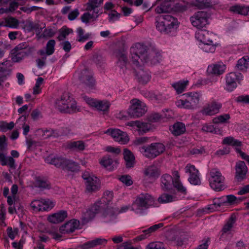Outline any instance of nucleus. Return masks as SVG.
Here are the masks:
<instances>
[{"label": "nucleus", "mask_w": 249, "mask_h": 249, "mask_svg": "<svg viewBox=\"0 0 249 249\" xmlns=\"http://www.w3.org/2000/svg\"><path fill=\"white\" fill-rule=\"evenodd\" d=\"M131 54V60L136 67H139L140 60L142 63L150 62L151 64L155 65L160 63L162 56L158 50L154 49L148 50L147 47L141 43H137L130 48Z\"/></svg>", "instance_id": "1"}, {"label": "nucleus", "mask_w": 249, "mask_h": 249, "mask_svg": "<svg viewBox=\"0 0 249 249\" xmlns=\"http://www.w3.org/2000/svg\"><path fill=\"white\" fill-rule=\"evenodd\" d=\"M178 25V19L170 15H162L157 18L156 28L161 33L168 34L177 29Z\"/></svg>", "instance_id": "2"}, {"label": "nucleus", "mask_w": 249, "mask_h": 249, "mask_svg": "<svg viewBox=\"0 0 249 249\" xmlns=\"http://www.w3.org/2000/svg\"><path fill=\"white\" fill-rule=\"evenodd\" d=\"M200 97V94L198 92H187L182 95V98L178 100L176 105L178 107L194 109L197 107Z\"/></svg>", "instance_id": "3"}, {"label": "nucleus", "mask_w": 249, "mask_h": 249, "mask_svg": "<svg viewBox=\"0 0 249 249\" xmlns=\"http://www.w3.org/2000/svg\"><path fill=\"white\" fill-rule=\"evenodd\" d=\"M33 50V47H31L28 43L26 42L20 43L11 51V59L14 62H19L31 54Z\"/></svg>", "instance_id": "4"}, {"label": "nucleus", "mask_w": 249, "mask_h": 249, "mask_svg": "<svg viewBox=\"0 0 249 249\" xmlns=\"http://www.w3.org/2000/svg\"><path fill=\"white\" fill-rule=\"evenodd\" d=\"M154 198L147 193L139 195L132 206V210L136 213L141 214L143 210L153 205Z\"/></svg>", "instance_id": "5"}, {"label": "nucleus", "mask_w": 249, "mask_h": 249, "mask_svg": "<svg viewBox=\"0 0 249 249\" xmlns=\"http://www.w3.org/2000/svg\"><path fill=\"white\" fill-rule=\"evenodd\" d=\"M165 149L164 144L160 142H153L147 146L139 147V150L145 157L153 159L162 153Z\"/></svg>", "instance_id": "6"}, {"label": "nucleus", "mask_w": 249, "mask_h": 249, "mask_svg": "<svg viewBox=\"0 0 249 249\" xmlns=\"http://www.w3.org/2000/svg\"><path fill=\"white\" fill-rule=\"evenodd\" d=\"M209 181L212 188L216 191H221L226 188L225 178L217 169H212L209 172Z\"/></svg>", "instance_id": "7"}, {"label": "nucleus", "mask_w": 249, "mask_h": 249, "mask_svg": "<svg viewBox=\"0 0 249 249\" xmlns=\"http://www.w3.org/2000/svg\"><path fill=\"white\" fill-rule=\"evenodd\" d=\"M130 104L127 113L131 117L135 118L142 117L147 111L145 103L138 99H132Z\"/></svg>", "instance_id": "8"}, {"label": "nucleus", "mask_w": 249, "mask_h": 249, "mask_svg": "<svg viewBox=\"0 0 249 249\" xmlns=\"http://www.w3.org/2000/svg\"><path fill=\"white\" fill-rule=\"evenodd\" d=\"M82 178L85 181L86 190L87 192L92 193L100 190L101 182L97 177L90 175L88 172H85L82 175Z\"/></svg>", "instance_id": "9"}, {"label": "nucleus", "mask_w": 249, "mask_h": 249, "mask_svg": "<svg viewBox=\"0 0 249 249\" xmlns=\"http://www.w3.org/2000/svg\"><path fill=\"white\" fill-rule=\"evenodd\" d=\"M210 15L205 11L195 13L190 18V21L194 27L200 30L209 24L208 18Z\"/></svg>", "instance_id": "10"}, {"label": "nucleus", "mask_w": 249, "mask_h": 249, "mask_svg": "<svg viewBox=\"0 0 249 249\" xmlns=\"http://www.w3.org/2000/svg\"><path fill=\"white\" fill-rule=\"evenodd\" d=\"M113 198L112 192L107 191L104 193L103 196L98 201L94 203L90 208L94 213H98L101 209L109 205Z\"/></svg>", "instance_id": "11"}, {"label": "nucleus", "mask_w": 249, "mask_h": 249, "mask_svg": "<svg viewBox=\"0 0 249 249\" xmlns=\"http://www.w3.org/2000/svg\"><path fill=\"white\" fill-rule=\"evenodd\" d=\"M185 171L186 173L189 174L188 181L191 184L194 185H199L201 184L199 171L194 165L187 164L185 167Z\"/></svg>", "instance_id": "12"}, {"label": "nucleus", "mask_w": 249, "mask_h": 249, "mask_svg": "<svg viewBox=\"0 0 249 249\" xmlns=\"http://www.w3.org/2000/svg\"><path fill=\"white\" fill-rule=\"evenodd\" d=\"M111 135L114 141L121 144H125L129 141L127 134L118 129H108L105 132Z\"/></svg>", "instance_id": "13"}, {"label": "nucleus", "mask_w": 249, "mask_h": 249, "mask_svg": "<svg viewBox=\"0 0 249 249\" xmlns=\"http://www.w3.org/2000/svg\"><path fill=\"white\" fill-rule=\"evenodd\" d=\"M242 78V76L240 73L230 72L226 76L225 89L228 91H233L237 87L236 81Z\"/></svg>", "instance_id": "14"}, {"label": "nucleus", "mask_w": 249, "mask_h": 249, "mask_svg": "<svg viewBox=\"0 0 249 249\" xmlns=\"http://www.w3.org/2000/svg\"><path fill=\"white\" fill-rule=\"evenodd\" d=\"M82 86L86 89H92L95 85V80L91 73L87 70H83L79 77Z\"/></svg>", "instance_id": "15"}, {"label": "nucleus", "mask_w": 249, "mask_h": 249, "mask_svg": "<svg viewBox=\"0 0 249 249\" xmlns=\"http://www.w3.org/2000/svg\"><path fill=\"white\" fill-rule=\"evenodd\" d=\"M79 225V221L73 219L61 226L59 229V231L62 234L71 233L76 229H78Z\"/></svg>", "instance_id": "16"}, {"label": "nucleus", "mask_w": 249, "mask_h": 249, "mask_svg": "<svg viewBox=\"0 0 249 249\" xmlns=\"http://www.w3.org/2000/svg\"><path fill=\"white\" fill-rule=\"evenodd\" d=\"M144 174L146 178L150 179V182H153L159 178L160 172V169L157 166L153 164L145 169Z\"/></svg>", "instance_id": "17"}, {"label": "nucleus", "mask_w": 249, "mask_h": 249, "mask_svg": "<svg viewBox=\"0 0 249 249\" xmlns=\"http://www.w3.org/2000/svg\"><path fill=\"white\" fill-rule=\"evenodd\" d=\"M221 107L220 103L212 102L204 106L201 112L203 115L212 116L218 113Z\"/></svg>", "instance_id": "18"}, {"label": "nucleus", "mask_w": 249, "mask_h": 249, "mask_svg": "<svg viewBox=\"0 0 249 249\" xmlns=\"http://www.w3.org/2000/svg\"><path fill=\"white\" fill-rule=\"evenodd\" d=\"M195 36L201 43L212 42L214 38V35L213 33L202 29L196 33Z\"/></svg>", "instance_id": "19"}, {"label": "nucleus", "mask_w": 249, "mask_h": 249, "mask_svg": "<svg viewBox=\"0 0 249 249\" xmlns=\"http://www.w3.org/2000/svg\"><path fill=\"white\" fill-rule=\"evenodd\" d=\"M71 102V97L68 93H64L60 99L55 101V107L60 112L65 113L67 106Z\"/></svg>", "instance_id": "20"}, {"label": "nucleus", "mask_w": 249, "mask_h": 249, "mask_svg": "<svg viewBox=\"0 0 249 249\" xmlns=\"http://www.w3.org/2000/svg\"><path fill=\"white\" fill-rule=\"evenodd\" d=\"M157 2L160 4L155 8V12L158 14L168 13L173 9L172 0H157Z\"/></svg>", "instance_id": "21"}, {"label": "nucleus", "mask_w": 249, "mask_h": 249, "mask_svg": "<svg viewBox=\"0 0 249 249\" xmlns=\"http://www.w3.org/2000/svg\"><path fill=\"white\" fill-rule=\"evenodd\" d=\"M236 178L238 181L242 180L246 177L248 171V168L243 161H239L236 162L235 166Z\"/></svg>", "instance_id": "22"}, {"label": "nucleus", "mask_w": 249, "mask_h": 249, "mask_svg": "<svg viewBox=\"0 0 249 249\" xmlns=\"http://www.w3.org/2000/svg\"><path fill=\"white\" fill-rule=\"evenodd\" d=\"M55 41L54 40L51 39L49 40L46 44L45 50H39L37 52V54L42 56L43 59L46 60L47 55H51L53 53L55 50Z\"/></svg>", "instance_id": "23"}, {"label": "nucleus", "mask_w": 249, "mask_h": 249, "mask_svg": "<svg viewBox=\"0 0 249 249\" xmlns=\"http://www.w3.org/2000/svg\"><path fill=\"white\" fill-rule=\"evenodd\" d=\"M65 160L66 158L62 156L53 155H50L45 159L46 162L62 169L65 162H66Z\"/></svg>", "instance_id": "24"}, {"label": "nucleus", "mask_w": 249, "mask_h": 249, "mask_svg": "<svg viewBox=\"0 0 249 249\" xmlns=\"http://www.w3.org/2000/svg\"><path fill=\"white\" fill-rule=\"evenodd\" d=\"M67 212L65 210H61L57 213L50 215L48 217V220L52 223H59L63 221L67 217Z\"/></svg>", "instance_id": "25"}, {"label": "nucleus", "mask_w": 249, "mask_h": 249, "mask_svg": "<svg viewBox=\"0 0 249 249\" xmlns=\"http://www.w3.org/2000/svg\"><path fill=\"white\" fill-rule=\"evenodd\" d=\"M0 164L2 166H8L12 169H15L17 167L13 157L7 156L6 153L2 152H0Z\"/></svg>", "instance_id": "26"}, {"label": "nucleus", "mask_w": 249, "mask_h": 249, "mask_svg": "<svg viewBox=\"0 0 249 249\" xmlns=\"http://www.w3.org/2000/svg\"><path fill=\"white\" fill-rule=\"evenodd\" d=\"M172 177L168 174L163 175L160 178V186L162 190L164 191H169L172 188L173 183Z\"/></svg>", "instance_id": "27"}, {"label": "nucleus", "mask_w": 249, "mask_h": 249, "mask_svg": "<svg viewBox=\"0 0 249 249\" xmlns=\"http://www.w3.org/2000/svg\"><path fill=\"white\" fill-rule=\"evenodd\" d=\"M226 65L222 62L212 64L208 66L207 71L209 73L219 75L223 74L226 70Z\"/></svg>", "instance_id": "28"}, {"label": "nucleus", "mask_w": 249, "mask_h": 249, "mask_svg": "<svg viewBox=\"0 0 249 249\" xmlns=\"http://www.w3.org/2000/svg\"><path fill=\"white\" fill-rule=\"evenodd\" d=\"M128 125L130 126H136L140 134H143L148 132L151 128L150 124L141 122L139 121H135L129 122Z\"/></svg>", "instance_id": "29"}, {"label": "nucleus", "mask_w": 249, "mask_h": 249, "mask_svg": "<svg viewBox=\"0 0 249 249\" xmlns=\"http://www.w3.org/2000/svg\"><path fill=\"white\" fill-rule=\"evenodd\" d=\"M100 163L107 170H112L116 167L118 162L116 160L113 159L110 156L107 155L102 158Z\"/></svg>", "instance_id": "30"}, {"label": "nucleus", "mask_w": 249, "mask_h": 249, "mask_svg": "<svg viewBox=\"0 0 249 249\" xmlns=\"http://www.w3.org/2000/svg\"><path fill=\"white\" fill-rule=\"evenodd\" d=\"M163 226V224L162 223H160L158 224L152 226L147 229L143 230L142 231L143 233L140 235L139 236H138L136 238V239L137 241L142 240L146 238L147 237L149 236L151 233L156 231L158 229L162 227Z\"/></svg>", "instance_id": "31"}, {"label": "nucleus", "mask_w": 249, "mask_h": 249, "mask_svg": "<svg viewBox=\"0 0 249 249\" xmlns=\"http://www.w3.org/2000/svg\"><path fill=\"white\" fill-rule=\"evenodd\" d=\"M163 226V224L162 223H160L158 224L152 226L147 229L143 230L142 231L143 233L140 235L139 236H138L136 238V239L137 241L142 240L146 238L147 237L149 236L151 233L156 231L158 229L162 227Z\"/></svg>", "instance_id": "32"}, {"label": "nucleus", "mask_w": 249, "mask_h": 249, "mask_svg": "<svg viewBox=\"0 0 249 249\" xmlns=\"http://www.w3.org/2000/svg\"><path fill=\"white\" fill-rule=\"evenodd\" d=\"M170 130L174 135L179 136L185 133L186 127L183 123L178 122L170 127Z\"/></svg>", "instance_id": "33"}, {"label": "nucleus", "mask_w": 249, "mask_h": 249, "mask_svg": "<svg viewBox=\"0 0 249 249\" xmlns=\"http://www.w3.org/2000/svg\"><path fill=\"white\" fill-rule=\"evenodd\" d=\"M124 157L125 161L127 168H131L134 166L135 163V157L132 153L127 149H124Z\"/></svg>", "instance_id": "34"}, {"label": "nucleus", "mask_w": 249, "mask_h": 249, "mask_svg": "<svg viewBox=\"0 0 249 249\" xmlns=\"http://www.w3.org/2000/svg\"><path fill=\"white\" fill-rule=\"evenodd\" d=\"M139 82L142 84H146L150 79L151 75L148 71L140 69L137 71Z\"/></svg>", "instance_id": "35"}, {"label": "nucleus", "mask_w": 249, "mask_h": 249, "mask_svg": "<svg viewBox=\"0 0 249 249\" xmlns=\"http://www.w3.org/2000/svg\"><path fill=\"white\" fill-rule=\"evenodd\" d=\"M116 215L113 208H107L105 210L103 213V221L104 222L108 223L114 221Z\"/></svg>", "instance_id": "36"}, {"label": "nucleus", "mask_w": 249, "mask_h": 249, "mask_svg": "<svg viewBox=\"0 0 249 249\" xmlns=\"http://www.w3.org/2000/svg\"><path fill=\"white\" fill-rule=\"evenodd\" d=\"M230 11L234 13L246 16L249 11V6L243 5H235L230 8Z\"/></svg>", "instance_id": "37"}, {"label": "nucleus", "mask_w": 249, "mask_h": 249, "mask_svg": "<svg viewBox=\"0 0 249 249\" xmlns=\"http://www.w3.org/2000/svg\"><path fill=\"white\" fill-rule=\"evenodd\" d=\"M116 56L118 59L117 65L121 69H123L125 67L127 62L126 53L124 51H118L116 53Z\"/></svg>", "instance_id": "38"}, {"label": "nucleus", "mask_w": 249, "mask_h": 249, "mask_svg": "<svg viewBox=\"0 0 249 249\" xmlns=\"http://www.w3.org/2000/svg\"><path fill=\"white\" fill-rule=\"evenodd\" d=\"M67 148L76 151H83L85 149V143L82 141L71 142L68 143Z\"/></svg>", "instance_id": "39"}, {"label": "nucleus", "mask_w": 249, "mask_h": 249, "mask_svg": "<svg viewBox=\"0 0 249 249\" xmlns=\"http://www.w3.org/2000/svg\"><path fill=\"white\" fill-rule=\"evenodd\" d=\"M236 221V217L234 215H231L227 220L226 223L223 226L221 230V237H222L225 233L230 231L233 227Z\"/></svg>", "instance_id": "40"}, {"label": "nucleus", "mask_w": 249, "mask_h": 249, "mask_svg": "<svg viewBox=\"0 0 249 249\" xmlns=\"http://www.w3.org/2000/svg\"><path fill=\"white\" fill-rule=\"evenodd\" d=\"M226 205L225 196H223L220 197L214 198L213 200V203L210 205L208 208L211 211H214L218 209L221 206Z\"/></svg>", "instance_id": "41"}, {"label": "nucleus", "mask_w": 249, "mask_h": 249, "mask_svg": "<svg viewBox=\"0 0 249 249\" xmlns=\"http://www.w3.org/2000/svg\"><path fill=\"white\" fill-rule=\"evenodd\" d=\"M110 106V103L107 100H98L95 108L105 114L108 112Z\"/></svg>", "instance_id": "42"}, {"label": "nucleus", "mask_w": 249, "mask_h": 249, "mask_svg": "<svg viewBox=\"0 0 249 249\" xmlns=\"http://www.w3.org/2000/svg\"><path fill=\"white\" fill-rule=\"evenodd\" d=\"M176 197L167 193H163L158 198L160 203H167L175 201Z\"/></svg>", "instance_id": "43"}, {"label": "nucleus", "mask_w": 249, "mask_h": 249, "mask_svg": "<svg viewBox=\"0 0 249 249\" xmlns=\"http://www.w3.org/2000/svg\"><path fill=\"white\" fill-rule=\"evenodd\" d=\"M103 0H89L87 3V10L89 11H93L96 14H98V12L96 11V8L101 4Z\"/></svg>", "instance_id": "44"}, {"label": "nucleus", "mask_w": 249, "mask_h": 249, "mask_svg": "<svg viewBox=\"0 0 249 249\" xmlns=\"http://www.w3.org/2000/svg\"><path fill=\"white\" fill-rule=\"evenodd\" d=\"M222 143L224 144H228L233 146H241L242 145L241 142L231 136L225 137L223 139Z\"/></svg>", "instance_id": "45"}, {"label": "nucleus", "mask_w": 249, "mask_h": 249, "mask_svg": "<svg viewBox=\"0 0 249 249\" xmlns=\"http://www.w3.org/2000/svg\"><path fill=\"white\" fill-rule=\"evenodd\" d=\"M236 67L238 70L242 71H245L249 68V58L246 59L244 57L240 59L237 61Z\"/></svg>", "instance_id": "46"}, {"label": "nucleus", "mask_w": 249, "mask_h": 249, "mask_svg": "<svg viewBox=\"0 0 249 249\" xmlns=\"http://www.w3.org/2000/svg\"><path fill=\"white\" fill-rule=\"evenodd\" d=\"M188 81L187 80L180 81L173 84L172 86L176 90L178 94H179L182 93L184 90L187 85L188 84Z\"/></svg>", "instance_id": "47"}, {"label": "nucleus", "mask_w": 249, "mask_h": 249, "mask_svg": "<svg viewBox=\"0 0 249 249\" xmlns=\"http://www.w3.org/2000/svg\"><path fill=\"white\" fill-rule=\"evenodd\" d=\"M79 110L80 107L77 106L76 102L72 100V99L71 98V102L67 106L65 113L72 114L79 111Z\"/></svg>", "instance_id": "48"}, {"label": "nucleus", "mask_w": 249, "mask_h": 249, "mask_svg": "<svg viewBox=\"0 0 249 249\" xmlns=\"http://www.w3.org/2000/svg\"><path fill=\"white\" fill-rule=\"evenodd\" d=\"M25 2V0H14L9 3L8 10L10 12H13L19 5H23Z\"/></svg>", "instance_id": "49"}, {"label": "nucleus", "mask_w": 249, "mask_h": 249, "mask_svg": "<svg viewBox=\"0 0 249 249\" xmlns=\"http://www.w3.org/2000/svg\"><path fill=\"white\" fill-rule=\"evenodd\" d=\"M201 48L205 52L213 53L215 51L216 45L213 41H212V42L202 43Z\"/></svg>", "instance_id": "50"}, {"label": "nucleus", "mask_w": 249, "mask_h": 249, "mask_svg": "<svg viewBox=\"0 0 249 249\" xmlns=\"http://www.w3.org/2000/svg\"><path fill=\"white\" fill-rule=\"evenodd\" d=\"M66 162L63 165V169L74 172L77 169V164L76 162L66 159Z\"/></svg>", "instance_id": "51"}, {"label": "nucleus", "mask_w": 249, "mask_h": 249, "mask_svg": "<svg viewBox=\"0 0 249 249\" xmlns=\"http://www.w3.org/2000/svg\"><path fill=\"white\" fill-rule=\"evenodd\" d=\"M96 214L90 208L84 213L82 218V222L84 224L87 223L89 220L94 218Z\"/></svg>", "instance_id": "52"}, {"label": "nucleus", "mask_w": 249, "mask_h": 249, "mask_svg": "<svg viewBox=\"0 0 249 249\" xmlns=\"http://www.w3.org/2000/svg\"><path fill=\"white\" fill-rule=\"evenodd\" d=\"M230 118V116L229 114H224L214 118L213 122L214 124L225 123H227Z\"/></svg>", "instance_id": "53"}, {"label": "nucleus", "mask_w": 249, "mask_h": 249, "mask_svg": "<svg viewBox=\"0 0 249 249\" xmlns=\"http://www.w3.org/2000/svg\"><path fill=\"white\" fill-rule=\"evenodd\" d=\"M42 211H49L55 205V202L50 199H42Z\"/></svg>", "instance_id": "54"}, {"label": "nucleus", "mask_w": 249, "mask_h": 249, "mask_svg": "<svg viewBox=\"0 0 249 249\" xmlns=\"http://www.w3.org/2000/svg\"><path fill=\"white\" fill-rule=\"evenodd\" d=\"M14 123L11 122L7 123L5 122H0V130L2 132H5L8 130H11L14 127Z\"/></svg>", "instance_id": "55"}, {"label": "nucleus", "mask_w": 249, "mask_h": 249, "mask_svg": "<svg viewBox=\"0 0 249 249\" xmlns=\"http://www.w3.org/2000/svg\"><path fill=\"white\" fill-rule=\"evenodd\" d=\"M6 27H8L12 28H16L18 26V21L16 18L13 17H9L5 18Z\"/></svg>", "instance_id": "56"}, {"label": "nucleus", "mask_w": 249, "mask_h": 249, "mask_svg": "<svg viewBox=\"0 0 249 249\" xmlns=\"http://www.w3.org/2000/svg\"><path fill=\"white\" fill-rule=\"evenodd\" d=\"M77 32L78 36V39H77V41L79 42H85L89 37V34H87L85 35H84V31L83 29L81 27H79L77 29Z\"/></svg>", "instance_id": "57"}, {"label": "nucleus", "mask_w": 249, "mask_h": 249, "mask_svg": "<svg viewBox=\"0 0 249 249\" xmlns=\"http://www.w3.org/2000/svg\"><path fill=\"white\" fill-rule=\"evenodd\" d=\"M146 249H166L164 244L160 242H153L146 246Z\"/></svg>", "instance_id": "58"}, {"label": "nucleus", "mask_w": 249, "mask_h": 249, "mask_svg": "<svg viewBox=\"0 0 249 249\" xmlns=\"http://www.w3.org/2000/svg\"><path fill=\"white\" fill-rule=\"evenodd\" d=\"M43 202L42 200H34L32 201L31 206L35 211H42Z\"/></svg>", "instance_id": "59"}, {"label": "nucleus", "mask_w": 249, "mask_h": 249, "mask_svg": "<svg viewBox=\"0 0 249 249\" xmlns=\"http://www.w3.org/2000/svg\"><path fill=\"white\" fill-rule=\"evenodd\" d=\"M225 196L226 205L227 204L232 205L235 203H237L239 202L237 198L234 195H227Z\"/></svg>", "instance_id": "60"}, {"label": "nucleus", "mask_w": 249, "mask_h": 249, "mask_svg": "<svg viewBox=\"0 0 249 249\" xmlns=\"http://www.w3.org/2000/svg\"><path fill=\"white\" fill-rule=\"evenodd\" d=\"M72 30L68 28H62L59 32V35L57 37L59 41L64 40Z\"/></svg>", "instance_id": "61"}, {"label": "nucleus", "mask_w": 249, "mask_h": 249, "mask_svg": "<svg viewBox=\"0 0 249 249\" xmlns=\"http://www.w3.org/2000/svg\"><path fill=\"white\" fill-rule=\"evenodd\" d=\"M205 153V150L204 147L197 146L194 147L190 150V153L195 156L201 155Z\"/></svg>", "instance_id": "62"}, {"label": "nucleus", "mask_w": 249, "mask_h": 249, "mask_svg": "<svg viewBox=\"0 0 249 249\" xmlns=\"http://www.w3.org/2000/svg\"><path fill=\"white\" fill-rule=\"evenodd\" d=\"M173 185L174 187L177 189V190L183 194H185L186 192V188L183 186L182 184L179 180L174 181L173 183Z\"/></svg>", "instance_id": "63"}, {"label": "nucleus", "mask_w": 249, "mask_h": 249, "mask_svg": "<svg viewBox=\"0 0 249 249\" xmlns=\"http://www.w3.org/2000/svg\"><path fill=\"white\" fill-rule=\"evenodd\" d=\"M43 79L41 77H38L36 81L35 87L33 88V94H37L40 93L41 89H40V85L42 84Z\"/></svg>", "instance_id": "64"}]
</instances>
